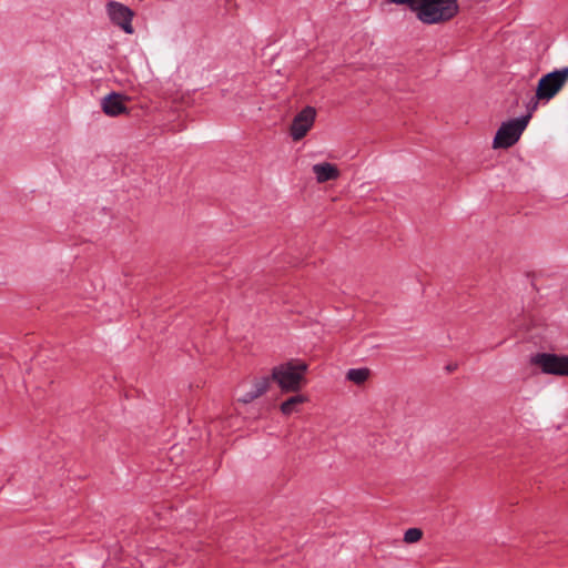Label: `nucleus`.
I'll use <instances>...</instances> for the list:
<instances>
[{
    "label": "nucleus",
    "mask_w": 568,
    "mask_h": 568,
    "mask_svg": "<svg viewBox=\"0 0 568 568\" xmlns=\"http://www.w3.org/2000/svg\"><path fill=\"white\" fill-rule=\"evenodd\" d=\"M306 371V363L291 361L273 367L270 378L276 382L283 392H297L306 382L304 376Z\"/></svg>",
    "instance_id": "2"
},
{
    "label": "nucleus",
    "mask_w": 568,
    "mask_h": 568,
    "mask_svg": "<svg viewBox=\"0 0 568 568\" xmlns=\"http://www.w3.org/2000/svg\"><path fill=\"white\" fill-rule=\"evenodd\" d=\"M369 376V369L363 368H351L346 373V378L357 385L363 384Z\"/></svg>",
    "instance_id": "12"
},
{
    "label": "nucleus",
    "mask_w": 568,
    "mask_h": 568,
    "mask_svg": "<svg viewBox=\"0 0 568 568\" xmlns=\"http://www.w3.org/2000/svg\"><path fill=\"white\" fill-rule=\"evenodd\" d=\"M270 382V377H261L256 379L253 384L252 389L243 394V396L239 400L243 404L252 403L254 399L262 396L268 389Z\"/></svg>",
    "instance_id": "10"
},
{
    "label": "nucleus",
    "mask_w": 568,
    "mask_h": 568,
    "mask_svg": "<svg viewBox=\"0 0 568 568\" xmlns=\"http://www.w3.org/2000/svg\"><path fill=\"white\" fill-rule=\"evenodd\" d=\"M387 1L389 3H394V4H405L412 10V7L415 6L417 0H387Z\"/></svg>",
    "instance_id": "14"
},
{
    "label": "nucleus",
    "mask_w": 568,
    "mask_h": 568,
    "mask_svg": "<svg viewBox=\"0 0 568 568\" xmlns=\"http://www.w3.org/2000/svg\"><path fill=\"white\" fill-rule=\"evenodd\" d=\"M457 368V365L456 364H449L446 366V369L450 373V372H454L455 369Z\"/></svg>",
    "instance_id": "16"
},
{
    "label": "nucleus",
    "mask_w": 568,
    "mask_h": 568,
    "mask_svg": "<svg viewBox=\"0 0 568 568\" xmlns=\"http://www.w3.org/2000/svg\"><path fill=\"white\" fill-rule=\"evenodd\" d=\"M412 11L424 24H440L458 13L459 4L456 0H417Z\"/></svg>",
    "instance_id": "1"
},
{
    "label": "nucleus",
    "mask_w": 568,
    "mask_h": 568,
    "mask_svg": "<svg viewBox=\"0 0 568 568\" xmlns=\"http://www.w3.org/2000/svg\"><path fill=\"white\" fill-rule=\"evenodd\" d=\"M530 121V114H524L505 121L498 128L493 140L494 149H509L518 142Z\"/></svg>",
    "instance_id": "3"
},
{
    "label": "nucleus",
    "mask_w": 568,
    "mask_h": 568,
    "mask_svg": "<svg viewBox=\"0 0 568 568\" xmlns=\"http://www.w3.org/2000/svg\"><path fill=\"white\" fill-rule=\"evenodd\" d=\"M568 82V65L561 69H555L544 74L537 83L535 98L537 100L549 101L555 98L565 84Z\"/></svg>",
    "instance_id": "4"
},
{
    "label": "nucleus",
    "mask_w": 568,
    "mask_h": 568,
    "mask_svg": "<svg viewBox=\"0 0 568 568\" xmlns=\"http://www.w3.org/2000/svg\"><path fill=\"white\" fill-rule=\"evenodd\" d=\"M423 531L419 528H408L404 534V541L407 544H414L422 539Z\"/></svg>",
    "instance_id": "13"
},
{
    "label": "nucleus",
    "mask_w": 568,
    "mask_h": 568,
    "mask_svg": "<svg viewBox=\"0 0 568 568\" xmlns=\"http://www.w3.org/2000/svg\"><path fill=\"white\" fill-rule=\"evenodd\" d=\"M316 118L315 108L307 105L300 111L292 121L290 133L294 141L302 140L314 124Z\"/></svg>",
    "instance_id": "7"
},
{
    "label": "nucleus",
    "mask_w": 568,
    "mask_h": 568,
    "mask_svg": "<svg viewBox=\"0 0 568 568\" xmlns=\"http://www.w3.org/2000/svg\"><path fill=\"white\" fill-rule=\"evenodd\" d=\"M105 9L110 21L114 26L122 29L126 34L134 33L132 20L135 13L131 8L121 2L110 0L106 3Z\"/></svg>",
    "instance_id": "6"
},
{
    "label": "nucleus",
    "mask_w": 568,
    "mask_h": 568,
    "mask_svg": "<svg viewBox=\"0 0 568 568\" xmlns=\"http://www.w3.org/2000/svg\"><path fill=\"white\" fill-rule=\"evenodd\" d=\"M313 173L315 174L316 180L320 183L336 180L339 176V171L337 166L328 162L314 164Z\"/></svg>",
    "instance_id": "9"
},
{
    "label": "nucleus",
    "mask_w": 568,
    "mask_h": 568,
    "mask_svg": "<svg viewBox=\"0 0 568 568\" xmlns=\"http://www.w3.org/2000/svg\"><path fill=\"white\" fill-rule=\"evenodd\" d=\"M538 101L536 98L535 100L532 99L528 104H527V113L526 114H530V118L532 116V112L537 109V105H538Z\"/></svg>",
    "instance_id": "15"
},
{
    "label": "nucleus",
    "mask_w": 568,
    "mask_h": 568,
    "mask_svg": "<svg viewBox=\"0 0 568 568\" xmlns=\"http://www.w3.org/2000/svg\"><path fill=\"white\" fill-rule=\"evenodd\" d=\"M306 400H307L306 396H304L302 394H296L294 396H291L286 400H284L281 404L280 409L283 415L288 416V415L293 414L294 412H297L298 406L302 405L303 403H305Z\"/></svg>",
    "instance_id": "11"
},
{
    "label": "nucleus",
    "mask_w": 568,
    "mask_h": 568,
    "mask_svg": "<svg viewBox=\"0 0 568 568\" xmlns=\"http://www.w3.org/2000/svg\"><path fill=\"white\" fill-rule=\"evenodd\" d=\"M529 362L538 366L544 374L568 376V355L536 353L530 356Z\"/></svg>",
    "instance_id": "5"
},
{
    "label": "nucleus",
    "mask_w": 568,
    "mask_h": 568,
    "mask_svg": "<svg viewBox=\"0 0 568 568\" xmlns=\"http://www.w3.org/2000/svg\"><path fill=\"white\" fill-rule=\"evenodd\" d=\"M102 110L110 116L128 113V109L123 102V95L116 92H111L103 98Z\"/></svg>",
    "instance_id": "8"
}]
</instances>
